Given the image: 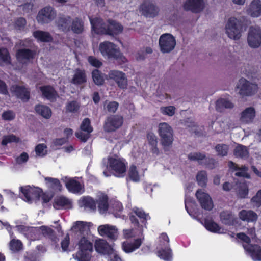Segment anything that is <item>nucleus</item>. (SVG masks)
Instances as JSON below:
<instances>
[{
    "mask_svg": "<svg viewBox=\"0 0 261 261\" xmlns=\"http://www.w3.org/2000/svg\"><path fill=\"white\" fill-rule=\"evenodd\" d=\"M233 107V103L226 99L220 98L216 102V109L218 112H222L225 109H232Z\"/></svg>",
    "mask_w": 261,
    "mask_h": 261,
    "instance_id": "obj_32",
    "label": "nucleus"
},
{
    "mask_svg": "<svg viewBox=\"0 0 261 261\" xmlns=\"http://www.w3.org/2000/svg\"><path fill=\"white\" fill-rule=\"evenodd\" d=\"M98 231L101 236L106 237L112 240H116L118 236V229L114 226L108 224L102 225L98 227Z\"/></svg>",
    "mask_w": 261,
    "mask_h": 261,
    "instance_id": "obj_13",
    "label": "nucleus"
},
{
    "mask_svg": "<svg viewBox=\"0 0 261 261\" xmlns=\"http://www.w3.org/2000/svg\"><path fill=\"white\" fill-rule=\"evenodd\" d=\"M33 35L35 38L42 42H50L53 39L51 36L47 32L37 30L33 32Z\"/></svg>",
    "mask_w": 261,
    "mask_h": 261,
    "instance_id": "obj_37",
    "label": "nucleus"
},
{
    "mask_svg": "<svg viewBox=\"0 0 261 261\" xmlns=\"http://www.w3.org/2000/svg\"><path fill=\"white\" fill-rule=\"evenodd\" d=\"M245 18L243 17H230L227 20L225 30L227 36L231 39L239 40L243 32Z\"/></svg>",
    "mask_w": 261,
    "mask_h": 261,
    "instance_id": "obj_2",
    "label": "nucleus"
},
{
    "mask_svg": "<svg viewBox=\"0 0 261 261\" xmlns=\"http://www.w3.org/2000/svg\"><path fill=\"white\" fill-rule=\"evenodd\" d=\"M98 207L100 212H105L108 208V197L106 195H101L98 199Z\"/></svg>",
    "mask_w": 261,
    "mask_h": 261,
    "instance_id": "obj_46",
    "label": "nucleus"
},
{
    "mask_svg": "<svg viewBox=\"0 0 261 261\" xmlns=\"http://www.w3.org/2000/svg\"><path fill=\"white\" fill-rule=\"evenodd\" d=\"M10 63V56L8 50L5 48H0V65L3 66Z\"/></svg>",
    "mask_w": 261,
    "mask_h": 261,
    "instance_id": "obj_44",
    "label": "nucleus"
},
{
    "mask_svg": "<svg viewBox=\"0 0 261 261\" xmlns=\"http://www.w3.org/2000/svg\"><path fill=\"white\" fill-rule=\"evenodd\" d=\"M196 196L203 208L208 211L213 208V201L208 194L204 192L202 190H198L196 193Z\"/></svg>",
    "mask_w": 261,
    "mask_h": 261,
    "instance_id": "obj_16",
    "label": "nucleus"
},
{
    "mask_svg": "<svg viewBox=\"0 0 261 261\" xmlns=\"http://www.w3.org/2000/svg\"><path fill=\"white\" fill-rule=\"evenodd\" d=\"M76 137L82 142H85L90 137V133L84 132L80 129L75 134Z\"/></svg>",
    "mask_w": 261,
    "mask_h": 261,
    "instance_id": "obj_58",
    "label": "nucleus"
},
{
    "mask_svg": "<svg viewBox=\"0 0 261 261\" xmlns=\"http://www.w3.org/2000/svg\"><path fill=\"white\" fill-rule=\"evenodd\" d=\"M206 228L214 232L223 233V229H221L218 224L213 221H206L205 223Z\"/></svg>",
    "mask_w": 261,
    "mask_h": 261,
    "instance_id": "obj_47",
    "label": "nucleus"
},
{
    "mask_svg": "<svg viewBox=\"0 0 261 261\" xmlns=\"http://www.w3.org/2000/svg\"><path fill=\"white\" fill-rule=\"evenodd\" d=\"M216 164L217 162L214 159L205 156L203 164L201 165L204 166L208 169H213L215 167Z\"/></svg>",
    "mask_w": 261,
    "mask_h": 261,
    "instance_id": "obj_59",
    "label": "nucleus"
},
{
    "mask_svg": "<svg viewBox=\"0 0 261 261\" xmlns=\"http://www.w3.org/2000/svg\"><path fill=\"white\" fill-rule=\"evenodd\" d=\"M239 215L242 220L248 222H255L258 218L256 213L252 210H242L239 212Z\"/></svg>",
    "mask_w": 261,
    "mask_h": 261,
    "instance_id": "obj_25",
    "label": "nucleus"
},
{
    "mask_svg": "<svg viewBox=\"0 0 261 261\" xmlns=\"http://www.w3.org/2000/svg\"><path fill=\"white\" fill-rule=\"evenodd\" d=\"M19 141L20 139L19 138L12 134L4 136L2 141V144L3 145H6L8 143L18 142Z\"/></svg>",
    "mask_w": 261,
    "mask_h": 261,
    "instance_id": "obj_53",
    "label": "nucleus"
},
{
    "mask_svg": "<svg viewBox=\"0 0 261 261\" xmlns=\"http://www.w3.org/2000/svg\"><path fill=\"white\" fill-rule=\"evenodd\" d=\"M10 248L13 251H18L22 249V244L18 240L13 239L10 242Z\"/></svg>",
    "mask_w": 261,
    "mask_h": 261,
    "instance_id": "obj_54",
    "label": "nucleus"
},
{
    "mask_svg": "<svg viewBox=\"0 0 261 261\" xmlns=\"http://www.w3.org/2000/svg\"><path fill=\"white\" fill-rule=\"evenodd\" d=\"M228 165L230 168L233 169L236 171L235 173L236 176L243 177L248 179L250 178V175L247 172L248 168L246 166L244 165L240 167L238 164L232 161H229Z\"/></svg>",
    "mask_w": 261,
    "mask_h": 261,
    "instance_id": "obj_23",
    "label": "nucleus"
},
{
    "mask_svg": "<svg viewBox=\"0 0 261 261\" xmlns=\"http://www.w3.org/2000/svg\"><path fill=\"white\" fill-rule=\"evenodd\" d=\"M233 154L236 157L242 159H246L249 157V151L247 147L242 145H238L233 150Z\"/></svg>",
    "mask_w": 261,
    "mask_h": 261,
    "instance_id": "obj_33",
    "label": "nucleus"
},
{
    "mask_svg": "<svg viewBox=\"0 0 261 261\" xmlns=\"http://www.w3.org/2000/svg\"><path fill=\"white\" fill-rule=\"evenodd\" d=\"M250 202L253 207L258 208L261 206V190L257 191L256 194L251 199Z\"/></svg>",
    "mask_w": 261,
    "mask_h": 261,
    "instance_id": "obj_51",
    "label": "nucleus"
},
{
    "mask_svg": "<svg viewBox=\"0 0 261 261\" xmlns=\"http://www.w3.org/2000/svg\"><path fill=\"white\" fill-rule=\"evenodd\" d=\"M123 30V27L115 21H110L109 24L107 27V34L114 35L121 33Z\"/></svg>",
    "mask_w": 261,
    "mask_h": 261,
    "instance_id": "obj_30",
    "label": "nucleus"
},
{
    "mask_svg": "<svg viewBox=\"0 0 261 261\" xmlns=\"http://www.w3.org/2000/svg\"><path fill=\"white\" fill-rule=\"evenodd\" d=\"M119 106V103L116 101H106L104 103V110L109 113L116 112Z\"/></svg>",
    "mask_w": 261,
    "mask_h": 261,
    "instance_id": "obj_42",
    "label": "nucleus"
},
{
    "mask_svg": "<svg viewBox=\"0 0 261 261\" xmlns=\"http://www.w3.org/2000/svg\"><path fill=\"white\" fill-rule=\"evenodd\" d=\"M247 42L253 48L259 47L261 45V29L258 26H251L248 31Z\"/></svg>",
    "mask_w": 261,
    "mask_h": 261,
    "instance_id": "obj_7",
    "label": "nucleus"
},
{
    "mask_svg": "<svg viewBox=\"0 0 261 261\" xmlns=\"http://www.w3.org/2000/svg\"><path fill=\"white\" fill-rule=\"evenodd\" d=\"M196 180L199 186L202 187H206L207 181L206 172L204 170L199 171L196 175Z\"/></svg>",
    "mask_w": 261,
    "mask_h": 261,
    "instance_id": "obj_41",
    "label": "nucleus"
},
{
    "mask_svg": "<svg viewBox=\"0 0 261 261\" xmlns=\"http://www.w3.org/2000/svg\"><path fill=\"white\" fill-rule=\"evenodd\" d=\"M95 248L97 252L103 254L111 255L114 252L113 248L106 240L103 239H99L95 241Z\"/></svg>",
    "mask_w": 261,
    "mask_h": 261,
    "instance_id": "obj_19",
    "label": "nucleus"
},
{
    "mask_svg": "<svg viewBox=\"0 0 261 261\" xmlns=\"http://www.w3.org/2000/svg\"><path fill=\"white\" fill-rule=\"evenodd\" d=\"M215 149L217 152L218 155L221 156H224L227 155L229 150V147L228 145L223 144H218Z\"/></svg>",
    "mask_w": 261,
    "mask_h": 261,
    "instance_id": "obj_50",
    "label": "nucleus"
},
{
    "mask_svg": "<svg viewBox=\"0 0 261 261\" xmlns=\"http://www.w3.org/2000/svg\"><path fill=\"white\" fill-rule=\"evenodd\" d=\"M257 89V84L251 83L244 78L238 81L236 87V91L242 96L251 95L256 92Z\"/></svg>",
    "mask_w": 261,
    "mask_h": 261,
    "instance_id": "obj_4",
    "label": "nucleus"
},
{
    "mask_svg": "<svg viewBox=\"0 0 261 261\" xmlns=\"http://www.w3.org/2000/svg\"><path fill=\"white\" fill-rule=\"evenodd\" d=\"M256 116L255 108L249 107L245 108L240 113L239 120L243 124L252 123Z\"/></svg>",
    "mask_w": 261,
    "mask_h": 261,
    "instance_id": "obj_18",
    "label": "nucleus"
},
{
    "mask_svg": "<svg viewBox=\"0 0 261 261\" xmlns=\"http://www.w3.org/2000/svg\"><path fill=\"white\" fill-rule=\"evenodd\" d=\"M142 14L149 17L155 16L159 12L158 8L151 2L146 0L140 6Z\"/></svg>",
    "mask_w": 261,
    "mask_h": 261,
    "instance_id": "obj_15",
    "label": "nucleus"
},
{
    "mask_svg": "<svg viewBox=\"0 0 261 261\" xmlns=\"http://www.w3.org/2000/svg\"><path fill=\"white\" fill-rule=\"evenodd\" d=\"M158 255L165 260H170L171 258V250L169 249L167 250H162L158 252Z\"/></svg>",
    "mask_w": 261,
    "mask_h": 261,
    "instance_id": "obj_60",
    "label": "nucleus"
},
{
    "mask_svg": "<svg viewBox=\"0 0 261 261\" xmlns=\"http://www.w3.org/2000/svg\"><path fill=\"white\" fill-rule=\"evenodd\" d=\"M80 108L79 103L76 101H71L67 103L66 110L68 112H76Z\"/></svg>",
    "mask_w": 261,
    "mask_h": 261,
    "instance_id": "obj_52",
    "label": "nucleus"
},
{
    "mask_svg": "<svg viewBox=\"0 0 261 261\" xmlns=\"http://www.w3.org/2000/svg\"><path fill=\"white\" fill-rule=\"evenodd\" d=\"M208 125L215 134H226L233 127L231 121L228 118H223L216 122L212 121Z\"/></svg>",
    "mask_w": 261,
    "mask_h": 261,
    "instance_id": "obj_5",
    "label": "nucleus"
},
{
    "mask_svg": "<svg viewBox=\"0 0 261 261\" xmlns=\"http://www.w3.org/2000/svg\"><path fill=\"white\" fill-rule=\"evenodd\" d=\"M71 30L75 33H81L84 30V24L83 21L79 18H75L72 22Z\"/></svg>",
    "mask_w": 261,
    "mask_h": 261,
    "instance_id": "obj_45",
    "label": "nucleus"
},
{
    "mask_svg": "<svg viewBox=\"0 0 261 261\" xmlns=\"http://www.w3.org/2000/svg\"><path fill=\"white\" fill-rule=\"evenodd\" d=\"M99 50L103 56H107L108 58L118 59L122 56L116 45L108 41L101 43L99 45Z\"/></svg>",
    "mask_w": 261,
    "mask_h": 261,
    "instance_id": "obj_9",
    "label": "nucleus"
},
{
    "mask_svg": "<svg viewBox=\"0 0 261 261\" xmlns=\"http://www.w3.org/2000/svg\"><path fill=\"white\" fill-rule=\"evenodd\" d=\"M134 213L140 219H142V223L145 222L148 215L145 214L143 211L137 207H135L133 210Z\"/></svg>",
    "mask_w": 261,
    "mask_h": 261,
    "instance_id": "obj_63",
    "label": "nucleus"
},
{
    "mask_svg": "<svg viewBox=\"0 0 261 261\" xmlns=\"http://www.w3.org/2000/svg\"><path fill=\"white\" fill-rule=\"evenodd\" d=\"M246 11L247 14L251 17H257L260 16L261 15V1H252Z\"/></svg>",
    "mask_w": 261,
    "mask_h": 261,
    "instance_id": "obj_21",
    "label": "nucleus"
},
{
    "mask_svg": "<svg viewBox=\"0 0 261 261\" xmlns=\"http://www.w3.org/2000/svg\"><path fill=\"white\" fill-rule=\"evenodd\" d=\"M129 176L130 178L135 181H137L139 179L138 172L136 167L135 166H132L129 170Z\"/></svg>",
    "mask_w": 261,
    "mask_h": 261,
    "instance_id": "obj_62",
    "label": "nucleus"
},
{
    "mask_svg": "<svg viewBox=\"0 0 261 261\" xmlns=\"http://www.w3.org/2000/svg\"><path fill=\"white\" fill-rule=\"evenodd\" d=\"M87 82V75L85 71L77 68L74 70L73 77L70 82L74 85H81Z\"/></svg>",
    "mask_w": 261,
    "mask_h": 261,
    "instance_id": "obj_22",
    "label": "nucleus"
},
{
    "mask_svg": "<svg viewBox=\"0 0 261 261\" xmlns=\"http://www.w3.org/2000/svg\"><path fill=\"white\" fill-rule=\"evenodd\" d=\"M18 60L22 63H27L33 57V52L29 49H19L17 54Z\"/></svg>",
    "mask_w": 261,
    "mask_h": 261,
    "instance_id": "obj_27",
    "label": "nucleus"
},
{
    "mask_svg": "<svg viewBox=\"0 0 261 261\" xmlns=\"http://www.w3.org/2000/svg\"><path fill=\"white\" fill-rule=\"evenodd\" d=\"M245 250L255 261H261V248L257 245L243 244Z\"/></svg>",
    "mask_w": 261,
    "mask_h": 261,
    "instance_id": "obj_20",
    "label": "nucleus"
},
{
    "mask_svg": "<svg viewBox=\"0 0 261 261\" xmlns=\"http://www.w3.org/2000/svg\"><path fill=\"white\" fill-rule=\"evenodd\" d=\"M79 205L80 207L84 208H89L91 210L96 208V204L92 198L89 197H84L79 200Z\"/></svg>",
    "mask_w": 261,
    "mask_h": 261,
    "instance_id": "obj_38",
    "label": "nucleus"
},
{
    "mask_svg": "<svg viewBox=\"0 0 261 261\" xmlns=\"http://www.w3.org/2000/svg\"><path fill=\"white\" fill-rule=\"evenodd\" d=\"M72 230L75 231L78 237H81L79 243V251L73 255L78 261H89L93 251L92 244L90 242L87 237L90 231L89 226L83 222L79 221L72 228Z\"/></svg>",
    "mask_w": 261,
    "mask_h": 261,
    "instance_id": "obj_1",
    "label": "nucleus"
},
{
    "mask_svg": "<svg viewBox=\"0 0 261 261\" xmlns=\"http://www.w3.org/2000/svg\"><path fill=\"white\" fill-rule=\"evenodd\" d=\"M158 133L161 138V144L165 151L169 150L173 141V130L167 123H160L158 126Z\"/></svg>",
    "mask_w": 261,
    "mask_h": 261,
    "instance_id": "obj_3",
    "label": "nucleus"
},
{
    "mask_svg": "<svg viewBox=\"0 0 261 261\" xmlns=\"http://www.w3.org/2000/svg\"><path fill=\"white\" fill-rule=\"evenodd\" d=\"M109 166L112 173L117 177L124 176L126 170V165L123 161L119 158H110L109 159Z\"/></svg>",
    "mask_w": 261,
    "mask_h": 261,
    "instance_id": "obj_8",
    "label": "nucleus"
},
{
    "mask_svg": "<svg viewBox=\"0 0 261 261\" xmlns=\"http://www.w3.org/2000/svg\"><path fill=\"white\" fill-rule=\"evenodd\" d=\"M123 118L119 115H114L108 117L103 128L106 132H113L119 128L123 124Z\"/></svg>",
    "mask_w": 261,
    "mask_h": 261,
    "instance_id": "obj_12",
    "label": "nucleus"
},
{
    "mask_svg": "<svg viewBox=\"0 0 261 261\" xmlns=\"http://www.w3.org/2000/svg\"><path fill=\"white\" fill-rule=\"evenodd\" d=\"M90 23L92 25L93 30L97 34H106L107 27L103 22L102 19L100 18L90 19Z\"/></svg>",
    "mask_w": 261,
    "mask_h": 261,
    "instance_id": "obj_24",
    "label": "nucleus"
},
{
    "mask_svg": "<svg viewBox=\"0 0 261 261\" xmlns=\"http://www.w3.org/2000/svg\"><path fill=\"white\" fill-rule=\"evenodd\" d=\"M54 207L56 209H60L62 207L71 208L72 207L71 202L63 196L58 197L54 200Z\"/></svg>",
    "mask_w": 261,
    "mask_h": 261,
    "instance_id": "obj_26",
    "label": "nucleus"
},
{
    "mask_svg": "<svg viewBox=\"0 0 261 261\" xmlns=\"http://www.w3.org/2000/svg\"><path fill=\"white\" fill-rule=\"evenodd\" d=\"M196 207V204L194 200L191 199H187L185 200V207L190 215L195 211Z\"/></svg>",
    "mask_w": 261,
    "mask_h": 261,
    "instance_id": "obj_55",
    "label": "nucleus"
},
{
    "mask_svg": "<svg viewBox=\"0 0 261 261\" xmlns=\"http://www.w3.org/2000/svg\"><path fill=\"white\" fill-rule=\"evenodd\" d=\"M35 231H40L44 236L48 237L53 241H56L57 238L55 236V232L50 228L46 226H42L40 227L35 228Z\"/></svg>",
    "mask_w": 261,
    "mask_h": 261,
    "instance_id": "obj_35",
    "label": "nucleus"
},
{
    "mask_svg": "<svg viewBox=\"0 0 261 261\" xmlns=\"http://www.w3.org/2000/svg\"><path fill=\"white\" fill-rule=\"evenodd\" d=\"M2 118L5 120H12L14 119L15 115L12 111H7L2 114Z\"/></svg>",
    "mask_w": 261,
    "mask_h": 261,
    "instance_id": "obj_64",
    "label": "nucleus"
},
{
    "mask_svg": "<svg viewBox=\"0 0 261 261\" xmlns=\"http://www.w3.org/2000/svg\"><path fill=\"white\" fill-rule=\"evenodd\" d=\"M184 9L193 13H199L204 8L203 0H186L183 4Z\"/></svg>",
    "mask_w": 261,
    "mask_h": 261,
    "instance_id": "obj_14",
    "label": "nucleus"
},
{
    "mask_svg": "<svg viewBox=\"0 0 261 261\" xmlns=\"http://www.w3.org/2000/svg\"><path fill=\"white\" fill-rule=\"evenodd\" d=\"M185 125L189 132L194 133L196 136H200L203 135V127L198 126L194 122L187 121Z\"/></svg>",
    "mask_w": 261,
    "mask_h": 261,
    "instance_id": "obj_34",
    "label": "nucleus"
},
{
    "mask_svg": "<svg viewBox=\"0 0 261 261\" xmlns=\"http://www.w3.org/2000/svg\"><path fill=\"white\" fill-rule=\"evenodd\" d=\"M205 154L200 152L190 153L188 155V159L191 161H197L198 164L202 165L204 160Z\"/></svg>",
    "mask_w": 261,
    "mask_h": 261,
    "instance_id": "obj_43",
    "label": "nucleus"
},
{
    "mask_svg": "<svg viewBox=\"0 0 261 261\" xmlns=\"http://www.w3.org/2000/svg\"><path fill=\"white\" fill-rule=\"evenodd\" d=\"M221 220L224 224L231 225L233 223L234 217L229 212L224 211L220 214Z\"/></svg>",
    "mask_w": 261,
    "mask_h": 261,
    "instance_id": "obj_40",
    "label": "nucleus"
},
{
    "mask_svg": "<svg viewBox=\"0 0 261 261\" xmlns=\"http://www.w3.org/2000/svg\"><path fill=\"white\" fill-rule=\"evenodd\" d=\"M20 190L24 196V200L30 203L39 200L41 193V190L40 188L32 187L30 186L21 187Z\"/></svg>",
    "mask_w": 261,
    "mask_h": 261,
    "instance_id": "obj_11",
    "label": "nucleus"
},
{
    "mask_svg": "<svg viewBox=\"0 0 261 261\" xmlns=\"http://www.w3.org/2000/svg\"><path fill=\"white\" fill-rule=\"evenodd\" d=\"M92 76L93 81L96 85H101L103 84L104 82V79L98 70H94L92 72Z\"/></svg>",
    "mask_w": 261,
    "mask_h": 261,
    "instance_id": "obj_48",
    "label": "nucleus"
},
{
    "mask_svg": "<svg viewBox=\"0 0 261 261\" xmlns=\"http://www.w3.org/2000/svg\"><path fill=\"white\" fill-rule=\"evenodd\" d=\"M147 139L148 144L151 146V150L153 153L156 155L159 154V149L157 147L158 139L153 133H149L147 135Z\"/></svg>",
    "mask_w": 261,
    "mask_h": 261,
    "instance_id": "obj_31",
    "label": "nucleus"
},
{
    "mask_svg": "<svg viewBox=\"0 0 261 261\" xmlns=\"http://www.w3.org/2000/svg\"><path fill=\"white\" fill-rule=\"evenodd\" d=\"M56 17V12L50 6H46L41 9L37 16V20L38 23L43 24L52 21Z\"/></svg>",
    "mask_w": 261,
    "mask_h": 261,
    "instance_id": "obj_10",
    "label": "nucleus"
},
{
    "mask_svg": "<svg viewBox=\"0 0 261 261\" xmlns=\"http://www.w3.org/2000/svg\"><path fill=\"white\" fill-rule=\"evenodd\" d=\"M66 186L69 191L74 193H79L84 191L81 184L73 179H69L66 182Z\"/></svg>",
    "mask_w": 261,
    "mask_h": 261,
    "instance_id": "obj_29",
    "label": "nucleus"
},
{
    "mask_svg": "<svg viewBox=\"0 0 261 261\" xmlns=\"http://www.w3.org/2000/svg\"><path fill=\"white\" fill-rule=\"evenodd\" d=\"M45 180L49 184V186L55 191H61V185L58 179L50 177H46Z\"/></svg>",
    "mask_w": 261,
    "mask_h": 261,
    "instance_id": "obj_49",
    "label": "nucleus"
},
{
    "mask_svg": "<svg viewBox=\"0 0 261 261\" xmlns=\"http://www.w3.org/2000/svg\"><path fill=\"white\" fill-rule=\"evenodd\" d=\"M80 129L84 132H87L91 133L93 131V128L91 126L90 121L88 118H85L82 121Z\"/></svg>",
    "mask_w": 261,
    "mask_h": 261,
    "instance_id": "obj_56",
    "label": "nucleus"
},
{
    "mask_svg": "<svg viewBox=\"0 0 261 261\" xmlns=\"http://www.w3.org/2000/svg\"><path fill=\"white\" fill-rule=\"evenodd\" d=\"M249 193V188L245 182L239 183L236 189V194L240 198H247Z\"/></svg>",
    "mask_w": 261,
    "mask_h": 261,
    "instance_id": "obj_36",
    "label": "nucleus"
},
{
    "mask_svg": "<svg viewBox=\"0 0 261 261\" xmlns=\"http://www.w3.org/2000/svg\"><path fill=\"white\" fill-rule=\"evenodd\" d=\"M10 90L13 95L23 101H27L30 99V92L24 86L15 84L11 86Z\"/></svg>",
    "mask_w": 261,
    "mask_h": 261,
    "instance_id": "obj_17",
    "label": "nucleus"
},
{
    "mask_svg": "<svg viewBox=\"0 0 261 261\" xmlns=\"http://www.w3.org/2000/svg\"><path fill=\"white\" fill-rule=\"evenodd\" d=\"M159 43L161 52L169 53L174 49L176 40L171 34L165 33L160 36Z\"/></svg>",
    "mask_w": 261,
    "mask_h": 261,
    "instance_id": "obj_6",
    "label": "nucleus"
},
{
    "mask_svg": "<svg viewBox=\"0 0 261 261\" xmlns=\"http://www.w3.org/2000/svg\"><path fill=\"white\" fill-rule=\"evenodd\" d=\"M175 108L173 106H168L165 107H161L160 109L161 112L165 115L169 116H172L175 114Z\"/></svg>",
    "mask_w": 261,
    "mask_h": 261,
    "instance_id": "obj_61",
    "label": "nucleus"
},
{
    "mask_svg": "<svg viewBox=\"0 0 261 261\" xmlns=\"http://www.w3.org/2000/svg\"><path fill=\"white\" fill-rule=\"evenodd\" d=\"M46 146L44 144H39L35 147V152L37 156H43L47 154Z\"/></svg>",
    "mask_w": 261,
    "mask_h": 261,
    "instance_id": "obj_57",
    "label": "nucleus"
},
{
    "mask_svg": "<svg viewBox=\"0 0 261 261\" xmlns=\"http://www.w3.org/2000/svg\"><path fill=\"white\" fill-rule=\"evenodd\" d=\"M35 111L38 114L46 119L49 118L51 116V110L46 106L40 105H37L35 107Z\"/></svg>",
    "mask_w": 261,
    "mask_h": 261,
    "instance_id": "obj_39",
    "label": "nucleus"
},
{
    "mask_svg": "<svg viewBox=\"0 0 261 261\" xmlns=\"http://www.w3.org/2000/svg\"><path fill=\"white\" fill-rule=\"evenodd\" d=\"M40 90L44 97L50 100L54 101L57 97V93L53 88L50 86H46L40 87Z\"/></svg>",
    "mask_w": 261,
    "mask_h": 261,
    "instance_id": "obj_28",
    "label": "nucleus"
}]
</instances>
